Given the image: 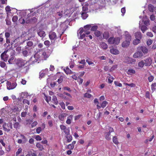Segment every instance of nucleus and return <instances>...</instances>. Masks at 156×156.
Returning <instances> with one entry per match:
<instances>
[{
  "mask_svg": "<svg viewBox=\"0 0 156 156\" xmlns=\"http://www.w3.org/2000/svg\"><path fill=\"white\" fill-rule=\"evenodd\" d=\"M114 84L117 86L119 87H122V84L119 83V82L117 81H114Z\"/></svg>",
  "mask_w": 156,
  "mask_h": 156,
  "instance_id": "nucleus-43",
  "label": "nucleus"
},
{
  "mask_svg": "<svg viewBox=\"0 0 156 156\" xmlns=\"http://www.w3.org/2000/svg\"><path fill=\"white\" fill-rule=\"evenodd\" d=\"M66 137L67 139V141L68 142H70L72 139V136L69 134L66 135Z\"/></svg>",
  "mask_w": 156,
  "mask_h": 156,
  "instance_id": "nucleus-34",
  "label": "nucleus"
},
{
  "mask_svg": "<svg viewBox=\"0 0 156 156\" xmlns=\"http://www.w3.org/2000/svg\"><path fill=\"white\" fill-rule=\"evenodd\" d=\"M64 71L66 74L71 73L72 71L68 67H66V69H64Z\"/></svg>",
  "mask_w": 156,
  "mask_h": 156,
  "instance_id": "nucleus-38",
  "label": "nucleus"
},
{
  "mask_svg": "<svg viewBox=\"0 0 156 156\" xmlns=\"http://www.w3.org/2000/svg\"><path fill=\"white\" fill-rule=\"evenodd\" d=\"M144 65H145V62L143 60L141 61L138 63V66L139 69H141L143 68Z\"/></svg>",
  "mask_w": 156,
  "mask_h": 156,
  "instance_id": "nucleus-21",
  "label": "nucleus"
},
{
  "mask_svg": "<svg viewBox=\"0 0 156 156\" xmlns=\"http://www.w3.org/2000/svg\"><path fill=\"white\" fill-rule=\"evenodd\" d=\"M101 47L104 50H106L108 48L107 44L104 42H101L100 44Z\"/></svg>",
  "mask_w": 156,
  "mask_h": 156,
  "instance_id": "nucleus-20",
  "label": "nucleus"
},
{
  "mask_svg": "<svg viewBox=\"0 0 156 156\" xmlns=\"http://www.w3.org/2000/svg\"><path fill=\"white\" fill-rule=\"evenodd\" d=\"M14 57L12 56L10 57V58L8 60V62L9 64H12L14 60Z\"/></svg>",
  "mask_w": 156,
  "mask_h": 156,
  "instance_id": "nucleus-46",
  "label": "nucleus"
},
{
  "mask_svg": "<svg viewBox=\"0 0 156 156\" xmlns=\"http://www.w3.org/2000/svg\"><path fill=\"white\" fill-rule=\"evenodd\" d=\"M105 138L108 140H111V133H107L105 136Z\"/></svg>",
  "mask_w": 156,
  "mask_h": 156,
  "instance_id": "nucleus-31",
  "label": "nucleus"
},
{
  "mask_svg": "<svg viewBox=\"0 0 156 156\" xmlns=\"http://www.w3.org/2000/svg\"><path fill=\"white\" fill-rule=\"evenodd\" d=\"M8 108V112L10 114H12L13 112L17 111L19 109L16 106H13L12 107H9Z\"/></svg>",
  "mask_w": 156,
  "mask_h": 156,
  "instance_id": "nucleus-11",
  "label": "nucleus"
},
{
  "mask_svg": "<svg viewBox=\"0 0 156 156\" xmlns=\"http://www.w3.org/2000/svg\"><path fill=\"white\" fill-rule=\"evenodd\" d=\"M98 28V26H92L91 28V30L92 31H96Z\"/></svg>",
  "mask_w": 156,
  "mask_h": 156,
  "instance_id": "nucleus-56",
  "label": "nucleus"
},
{
  "mask_svg": "<svg viewBox=\"0 0 156 156\" xmlns=\"http://www.w3.org/2000/svg\"><path fill=\"white\" fill-rule=\"evenodd\" d=\"M73 115H71L67 117V120L66 122L67 124H70L71 122V121L73 119Z\"/></svg>",
  "mask_w": 156,
  "mask_h": 156,
  "instance_id": "nucleus-24",
  "label": "nucleus"
},
{
  "mask_svg": "<svg viewBox=\"0 0 156 156\" xmlns=\"http://www.w3.org/2000/svg\"><path fill=\"white\" fill-rule=\"evenodd\" d=\"M113 141L115 144H118V141L117 140V138L116 136H114L113 138Z\"/></svg>",
  "mask_w": 156,
  "mask_h": 156,
  "instance_id": "nucleus-42",
  "label": "nucleus"
},
{
  "mask_svg": "<svg viewBox=\"0 0 156 156\" xmlns=\"http://www.w3.org/2000/svg\"><path fill=\"white\" fill-rule=\"evenodd\" d=\"M28 96V94L27 92H22L20 94V97L22 98H26V97Z\"/></svg>",
  "mask_w": 156,
  "mask_h": 156,
  "instance_id": "nucleus-32",
  "label": "nucleus"
},
{
  "mask_svg": "<svg viewBox=\"0 0 156 156\" xmlns=\"http://www.w3.org/2000/svg\"><path fill=\"white\" fill-rule=\"evenodd\" d=\"M110 52L114 55H117L119 53V51L115 48H112L110 50Z\"/></svg>",
  "mask_w": 156,
  "mask_h": 156,
  "instance_id": "nucleus-22",
  "label": "nucleus"
},
{
  "mask_svg": "<svg viewBox=\"0 0 156 156\" xmlns=\"http://www.w3.org/2000/svg\"><path fill=\"white\" fill-rule=\"evenodd\" d=\"M22 151V149L21 148H20L18 149V150L16 152V155L17 156L20 154Z\"/></svg>",
  "mask_w": 156,
  "mask_h": 156,
  "instance_id": "nucleus-52",
  "label": "nucleus"
},
{
  "mask_svg": "<svg viewBox=\"0 0 156 156\" xmlns=\"http://www.w3.org/2000/svg\"><path fill=\"white\" fill-rule=\"evenodd\" d=\"M16 64L20 68L23 67L27 64V62L26 60L21 58H18L15 60Z\"/></svg>",
  "mask_w": 156,
  "mask_h": 156,
  "instance_id": "nucleus-2",
  "label": "nucleus"
},
{
  "mask_svg": "<svg viewBox=\"0 0 156 156\" xmlns=\"http://www.w3.org/2000/svg\"><path fill=\"white\" fill-rule=\"evenodd\" d=\"M0 66L2 68H4L6 66V64L5 62H0Z\"/></svg>",
  "mask_w": 156,
  "mask_h": 156,
  "instance_id": "nucleus-48",
  "label": "nucleus"
},
{
  "mask_svg": "<svg viewBox=\"0 0 156 156\" xmlns=\"http://www.w3.org/2000/svg\"><path fill=\"white\" fill-rule=\"evenodd\" d=\"M109 36V33L107 32H104L103 34V37L104 39H107Z\"/></svg>",
  "mask_w": 156,
  "mask_h": 156,
  "instance_id": "nucleus-36",
  "label": "nucleus"
},
{
  "mask_svg": "<svg viewBox=\"0 0 156 156\" xmlns=\"http://www.w3.org/2000/svg\"><path fill=\"white\" fill-rule=\"evenodd\" d=\"M3 128L4 131L8 132L10 131V129H12V123H9L7 124L6 123H4L3 125Z\"/></svg>",
  "mask_w": 156,
  "mask_h": 156,
  "instance_id": "nucleus-4",
  "label": "nucleus"
},
{
  "mask_svg": "<svg viewBox=\"0 0 156 156\" xmlns=\"http://www.w3.org/2000/svg\"><path fill=\"white\" fill-rule=\"evenodd\" d=\"M148 9L150 11L156 12V7H154L151 4H150L148 5Z\"/></svg>",
  "mask_w": 156,
  "mask_h": 156,
  "instance_id": "nucleus-16",
  "label": "nucleus"
},
{
  "mask_svg": "<svg viewBox=\"0 0 156 156\" xmlns=\"http://www.w3.org/2000/svg\"><path fill=\"white\" fill-rule=\"evenodd\" d=\"M83 31V28H81L78 31V35L79 34L80 35V37L81 39H83L86 37H87L88 35H87L86 33L84 32Z\"/></svg>",
  "mask_w": 156,
  "mask_h": 156,
  "instance_id": "nucleus-6",
  "label": "nucleus"
},
{
  "mask_svg": "<svg viewBox=\"0 0 156 156\" xmlns=\"http://www.w3.org/2000/svg\"><path fill=\"white\" fill-rule=\"evenodd\" d=\"M74 147V145L71 144H69L67 147V148L70 150H73V149Z\"/></svg>",
  "mask_w": 156,
  "mask_h": 156,
  "instance_id": "nucleus-50",
  "label": "nucleus"
},
{
  "mask_svg": "<svg viewBox=\"0 0 156 156\" xmlns=\"http://www.w3.org/2000/svg\"><path fill=\"white\" fill-rule=\"evenodd\" d=\"M42 128L41 127H38L37 128L36 131L37 133L39 134L41 132V131L43 130Z\"/></svg>",
  "mask_w": 156,
  "mask_h": 156,
  "instance_id": "nucleus-44",
  "label": "nucleus"
},
{
  "mask_svg": "<svg viewBox=\"0 0 156 156\" xmlns=\"http://www.w3.org/2000/svg\"><path fill=\"white\" fill-rule=\"evenodd\" d=\"M135 36L136 38L141 39L142 38L141 34L140 32H137L135 33Z\"/></svg>",
  "mask_w": 156,
  "mask_h": 156,
  "instance_id": "nucleus-25",
  "label": "nucleus"
},
{
  "mask_svg": "<svg viewBox=\"0 0 156 156\" xmlns=\"http://www.w3.org/2000/svg\"><path fill=\"white\" fill-rule=\"evenodd\" d=\"M156 83H153L151 85V90H153V91H154L155 90V87H156Z\"/></svg>",
  "mask_w": 156,
  "mask_h": 156,
  "instance_id": "nucleus-55",
  "label": "nucleus"
},
{
  "mask_svg": "<svg viewBox=\"0 0 156 156\" xmlns=\"http://www.w3.org/2000/svg\"><path fill=\"white\" fill-rule=\"evenodd\" d=\"M37 33L39 36L42 38H43L46 36L45 32L42 30H37Z\"/></svg>",
  "mask_w": 156,
  "mask_h": 156,
  "instance_id": "nucleus-13",
  "label": "nucleus"
},
{
  "mask_svg": "<svg viewBox=\"0 0 156 156\" xmlns=\"http://www.w3.org/2000/svg\"><path fill=\"white\" fill-rule=\"evenodd\" d=\"M37 124V122L36 121H34L31 125V126L32 128L34 127Z\"/></svg>",
  "mask_w": 156,
  "mask_h": 156,
  "instance_id": "nucleus-59",
  "label": "nucleus"
},
{
  "mask_svg": "<svg viewBox=\"0 0 156 156\" xmlns=\"http://www.w3.org/2000/svg\"><path fill=\"white\" fill-rule=\"evenodd\" d=\"M88 8L87 7L85 6H83L82 7V12H87Z\"/></svg>",
  "mask_w": 156,
  "mask_h": 156,
  "instance_id": "nucleus-45",
  "label": "nucleus"
},
{
  "mask_svg": "<svg viewBox=\"0 0 156 156\" xmlns=\"http://www.w3.org/2000/svg\"><path fill=\"white\" fill-rule=\"evenodd\" d=\"M142 22H144V24L146 26H148L150 24L149 20H147V17L146 16L143 17Z\"/></svg>",
  "mask_w": 156,
  "mask_h": 156,
  "instance_id": "nucleus-17",
  "label": "nucleus"
},
{
  "mask_svg": "<svg viewBox=\"0 0 156 156\" xmlns=\"http://www.w3.org/2000/svg\"><path fill=\"white\" fill-rule=\"evenodd\" d=\"M120 39L119 37H111L108 40L110 44H118L120 42Z\"/></svg>",
  "mask_w": 156,
  "mask_h": 156,
  "instance_id": "nucleus-3",
  "label": "nucleus"
},
{
  "mask_svg": "<svg viewBox=\"0 0 156 156\" xmlns=\"http://www.w3.org/2000/svg\"><path fill=\"white\" fill-rule=\"evenodd\" d=\"M91 27V24H89L85 26L84 27V28H83V31L84 32L86 33L87 35L89 34L90 33L89 30Z\"/></svg>",
  "mask_w": 156,
  "mask_h": 156,
  "instance_id": "nucleus-7",
  "label": "nucleus"
},
{
  "mask_svg": "<svg viewBox=\"0 0 156 156\" xmlns=\"http://www.w3.org/2000/svg\"><path fill=\"white\" fill-rule=\"evenodd\" d=\"M154 78V77L153 76H150L148 77V80L150 82H152Z\"/></svg>",
  "mask_w": 156,
  "mask_h": 156,
  "instance_id": "nucleus-57",
  "label": "nucleus"
},
{
  "mask_svg": "<svg viewBox=\"0 0 156 156\" xmlns=\"http://www.w3.org/2000/svg\"><path fill=\"white\" fill-rule=\"evenodd\" d=\"M140 21L139 23L140 25L139 27L140 28L141 30L142 31V32L144 33L145 31L148 29V28L146 26L143 25L140 26Z\"/></svg>",
  "mask_w": 156,
  "mask_h": 156,
  "instance_id": "nucleus-19",
  "label": "nucleus"
},
{
  "mask_svg": "<svg viewBox=\"0 0 156 156\" xmlns=\"http://www.w3.org/2000/svg\"><path fill=\"white\" fill-rule=\"evenodd\" d=\"M52 101L53 103L55 105H57L58 103L57 98L55 96H54L52 97Z\"/></svg>",
  "mask_w": 156,
  "mask_h": 156,
  "instance_id": "nucleus-27",
  "label": "nucleus"
},
{
  "mask_svg": "<svg viewBox=\"0 0 156 156\" xmlns=\"http://www.w3.org/2000/svg\"><path fill=\"white\" fill-rule=\"evenodd\" d=\"M36 146L41 151H42L44 149L43 146L40 143H38L37 144Z\"/></svg>",
  "mask_w": 156,
  "mask_h": 156,
  "instance_id": "nucleus-33",
  "label": "nucleus"
},
{
  "mask_svg": "<svg viewBox=\"0 0 156 156\" xmlns=\"http://www.w3.org/2000/svg\"><path fill=\"white\" fill-rule=\"evenodd\" d=\"M27 46L26 47H31L33 45V43L32 41H29L27 42ZM27 47H26V48H27Z\"/></svg>",
  "mask_w": 156,
  "mask_h": 156,
  "instance_id": "nucleus-35",
  "label": "nucleus"
},
{
  "mask_svg": "<svg viewBox=\"0 0 156 156\" xmlns=\"http://www.w3.org/2000/svg\"><path fill=\"white\" fill-rule=\"evenodd\" d=\"M62 10H63V14L64 16L68 15L69 13V11L66 7H63L62 8Z\"/></svg>",
  "mask_w": 156,
  "mask_h": 156,
  "instance_id": "nucleus-23",
  "label": "nucleus"
},
{
  "mask_svg": "<svg viewBox=\"0 0 156 156\" xmlns=\"http://www.w3.org/2000/svg\"><path fill=\"white\" fill-rule=\"evenodd\" d=\"M108 104V102L107 101H103L101 105V107L104 108Z\"/></svg>",
  "mask_w": 156,
  "mask_h": 156,
  "instance_id": "nucleus-40",
  "label": "nucleus"
},
{
  "mask_svg": "<svg viewBox=\"0 0 156 156\" xmlns=\"http://www.w3.org/2000/svg\"><path fill=\"white\" fill-rule=\"evenodd\" d=\"M145 66H150L152 62V59L150 57L144 59Z\"/></svg>",
  "mask_w": 156,
  "mask_h": 156,
  "instance_id": "nucleus-9",
  "label": "nucleus"
},
{
  "mask_svg": "<svg viewBox=\"0 0 156 156\" xmlns=\"http://www.w3.org/2000/svg\"><path fill=\"white\" fill-rule=\"evenodd\" d=\"M86 62L88 63L89 65H92V66H94V62L89 59H87L86 60Z\"/></svg>",
  "mask_w": 156,
  "mask_h": 156,
  "instance_id": "nucleus-37",
  "label": "nucleus"
},
{
  "mask_svg": "<svg viewBox=\"0 0 156 156\" xmlns=\"http://www.w3.org/2000/svg\"><path fill=\"white\" fill-rule=\"evenodd\" d=\"M152 41L151 39L148 40L147 41V44L148 45H151L152 43Z\"/></svg>",
  "mask_w": 156,
  "mask_h": 156,
  "instance_id": "nucleus-64",
  "label": "nucleus"
},
{
  "mask_svg": "<svg viewBox=\"0 0 156 156\" xmlns=\"http://www.w3.org/2000/svg\"><path fill=\"white\" fill-rule=\"evenodd\" d=\"M59 105H60L61 108L63 109H65V104L63 102H62L59 103Z\"/></svg>",
  "mask_w": 156,
  "mask_h": 156,
  "instance_id": "nucleus-49",
  "label": "nucleus"
},
{
  "mask_svg": "<svg viewBox=\"0 0 156 156\" xmlns=\"http://www.w3.org/2000/svg\"><path fill=\"white\" fill-rule=\"evenodd\" d=\"M92 95L88 93H86L84 94V97L85 98H90L92 97Z\"/></svg>",
  "mask_w": 156,
  "mask_h": 156,
  "instance_id": "nucleus-51",
  "label": "nucleus"
},
{
  "mask_svg": "<svg viewBox=\"0 0 156 156\" xmlns=\"http://www.w3.org/2000/svg\"><path fill=\"white\" fill-rule=\"evenodd\" d=\"M7 51L8 50L5 51L1 55L2 59L4 61L6 62L8 60V56L6 54Z\"/></svg>",
  "mask_w": 156,
  "mask_h": 156,
  "instance_id": "nucleus-10",
  "label": "nucleus"
},
{
  "mask_svg": "<svg viewBox=\"0 0 156 156\" xmlns=\"http://www.w3.org/2000/svg\"><path fill=\"white\" fill-rule=\"evenodd\" d=\"M121 12L122 13V16H124V14L126 12V9L125 8H122L121 10Z\"/></svg>",
  "mask_w": 156,
  "mask_h": 156,
  "instance_id": "nucleus-60",
  "label": "nucleus"
},
{
  "mask_svg": "<svg viewBox=\"0 0 156 156\" xmlns=\"http://www.w3.org/2000/svg\"><path fill=\"white\" fill-rule=\"evenodd\" d=\"M136 71L133 69H130L128 70L127 72V73L128 75H131L132 74L135 73Z\"/></svg>",
  "mask_w": 156,
  "mask_h": 156,
  "instance_id": "nucleus-26",
  "label": "nucleus"
},
{
  "mask_svg": "<svg viewBox=\"0 0 156 156\" xmlns=\"http://www.w3.org/2000/svg\"><path fill=\"white\" fill-rule=\"evenodd\" d=\"M57 15L59 16L60 18L63 16V10H62L61 12L59 11L57 13Z\"/></svg>",
  "mask_w": 156,
  "mask_h": 156,
  "instance_id": "nucleus-39",
  "label": "nucleus"
},
{
  "mask_svg": "<svg viewBox=\"0 0 156 156\" xmlns=\"http://www.w3.org/2000/svg\"><path fill=\"white\" fill-rule=\"evenodd\" d=\"M117 67V65H115L112 66L111 68V71H112Z\"/></svg>",
  "mask_w": 156,
  "mask_h": 156,
  "instance_id": "nucleus-62",
  "label": "nucleus"
},
{
  "mask_svg": "<svg viewBox=\"0 0 156 156\" xmlns=\"http://www.w3.org/2000/svg\"><path fill=\"white\" fill-rule=\"evenodd\" d=\"M125 34L126 40L123 42L122 44V47L123 48H126L129 45L130 41L131 40V37L129 34L128 33L126 32Z\"/></svg>",
  "mask_w": 156,
  "mask_h": 156,
  "instance_id": "nucleus-1",
  "label": "nucleus"
},
{
  "mask_svg": "<svg viewBox=\"0 0 156 156\" xmlns=\"http://www.w3.org/2000/svg\"><path fill=\"white\" fill-rule=\"evenodd\" d=\"M135 62L136 60L132 58L128 57L126 59V62L129 64H133Z\"/></svg>",
  "mask_w": 156,
  "mask_h": 156,
  "instance_id": "nucleus-15",
  "label": "nucleus"
},
{
  "mask_svg": "<svg viewBox=\"0 0 156 156\" xmlns=\"http://www.w3.org/2000/svg\"><path fill=\"white\" fill-rule=\"evenodd\" d=\"M137 49L138 51L141 50L143 53L144 54L147 53L148 51V50L147 48L144 46L138 47L137 48Z\"/></svg>",
  "mask_w": 156,
  "mask_h": 156,
  "instance_id": "nucleus-14",
  "label": "nucleus"
},
{
  "mask_svg": "<svg viewBox=\"0 0 156 156\" xmlns=\"http://www.w3.org/2000/svg\"><path fill=\"white\" fill-rule=\"evenodd\" d=\"M87 12H82L81 17L83 19H86L88 16V15L87 14Z\"/></svg>",
  "mask_w": 156,
  "mask_h": 156,
  "instance_id": "nucleus-30",
  "label": "nucleus"
},
{
  "mask_svg": "<svg viewBox=\"0 0 156 156\" xmlns=\"http://www.w3.org/2000/svg\"><path fill=\"white\" fill-rule=\"evenodd\" d=\"M140 39L138 38H136L133 41V45H136L140 43Z\"/></svg>",
  "mask_w": 156,
  "mask_h": 156,
  "instance_id": "nucleus-28",
  "label": "nucleus"
},
{
  "mask_svg": "<svg viewBox=\"0 0 156 156\" xmlns=\"http://www.w3.org/2000/svg\"><path fill=\"white\" fill-rule=\"evenodd\" d=\"M45 75V73H44V71H41L40 73V76L41 78H42V77H44V76Z\"/></svg>",
  "mask_w": 156,
  "mask_h": 156,
  "instance_id": "nucleus-54",
  "label": "nucleus"
},
{
  "mask_svg": "<svg viewBox=\"0 0 156 156\" xmlns=\"http://www.w3.org/2000/svg\"><path fill=\"white\" fill-rule=\"evenodd\" d=\"M23 104H27L28 105L30 104V102L27 99H24L23 100Z\"/></svg>",
  "mask_w": 156,
  "mask_h": 156,
  "instance_id": "nucleus-61",
  "label": "nucleus"
},
{
  "mask_svg": "<svg viewBox=\"0 0 156 156\" xmlns=\"http://www.w3.org/2000/svg\"><path fill=\"white\" fill-rule=\"evenodd\" d=\"M17 86L16 83H11L9 81L7 82V87L8 90H11L15 88Z\"/></svg>",
  "mask_w": 156,
  "mask_h": 156,
  "instance_id": "nucleus-5",
  "label": "nucleus"
},
{
  "mask_svg": "<svg viewBox=\"0 0 156 156\" xmlns=\"http://www.w3.org/2000/svg\"><path fill=\"white\" fill-rule=\"evenodd\" d=\"M20 21L21 23H28L31 22V19H29L28 20L25 19H20Z\"/></svg>",
  "mask_w": 156,
  "mask_h": 156,
  "instance_id": "nucleus-18",
  "label": "nucleus"
},
{
  "mask_svg": "<svg viewBox=\"0 0 156 156\" xmlns=\"http://www.w3.org/2000/svg\"><path fill=\"white\" fill-rule=\"evenodd\" d=\"M18 20V17L16 16H14L12 18V20L13 22H16Z\"/></svg>",
  "mask_w": 156,
  "mask_h": 156,
  "instance_id": "nucleus-58",
  "label": "nucleus"
},
{
  "mask_svg": "<svg viewBox=\"0 0 156 156\" xmlns=\"http://www.w3.org/2000/svg\"><path fill=\"white\" fill-rule=\"evenodd\" d=\"M22 53L23 55L25 57H27L28 55L27 51L26 50L23 51H22Z\"/></svg>",
  "mask_w": 156,
  "mask_h": 156,
  "instance_id": "nucleus-47",
  "label": "nucleus"
},
{
  "mask_svg": "<svg viewBox=\"0 0 156 156\" xmlns=\"http://www.w3.org/2000/svg\"><path fill=\"white\" fill-rule=\"evenodd\" d=\"M143 55V53L141 51H138L133 54V57L135 58H141Z\"/></svg>",
  "mask_w": 156,
  "mask_h": 156,
  "instance_id": "nucleus-12",
  "label": "nucleus"
},
{
  "mask_svg": "<svg viewBox=\"0 0 156 156\" xmlns=\"http://www.w3.org/2000/svg\"><path fill=\"white\" fill-rule=\"evenodd\" d=\"M63 132L66 134L67 135L69 134V128H66V129L63 130Z\"/></svg>",
  "mask_w": 156,
  "mask_h": 156,
  "instance_id": "nucleus-53",
  "label": "nucleus"
},
{
  "mask_svg": "<svg viewBox=\"0 0 156 156\" xmlns=\"http://www.w3.org/2000/svg\"><path fill=\"white\" fill-rule=\"evenodd\" d=\"M49 37L51 40H55L57 38L56 33L53 31H50L49 33Z\"/></svg>",
  "mask_w": 156,
  "mask_h": 156,
  "instance_id": "nucleus-8",
  "label": "nucleus"
},
{
  "mask_svg": "<svg viewBox=\"0 0 156 156\" xmlns=\"http://www.w3.org/2000/svg\"><path fill=\"white\" fill-rule=\"evenodd\" d=\"M15 43H17L18 44L20 43V38L19 37H18L14 40H13L11 43V44L12 45Z\"/></svg>",
  "mask_w": 156,
  "mask_h": 156,
  "instance_id": "nucleus-29",
  "label": "nucleus"
},
{
  "mask_svg": "<svg viewBox=\"0 0 156 156\" xmlns=\"http://www.w3.org/2000/svg\"><path fill=\"white\" fill-rule=\"evenodd\" d=\"M146 34L147 36L151 37H153V36L152 33L151 32H147Z\"/></svg>",
  "mask_w": 156,
  "mask_h": 156,
  "instance_id": "nucleus-63",
  "label": "nucleus"
},
{
  "mask_svg": "<svg viewBox=\"0 0 156 156\" xmlns=\"http://www.w3.org/2000/svg\"><path fill=\"white\" fill-rule=\"evenodd\" d=\"M95 35L97 37H99L101 35V32L98 30L95 31L94 33Z\"/></svg>",
  "mask_w": 156,
  "mask_h": 156,
  "instance_id": "nucleus-41",
  "label": "nucleus"
}]
</instances>
